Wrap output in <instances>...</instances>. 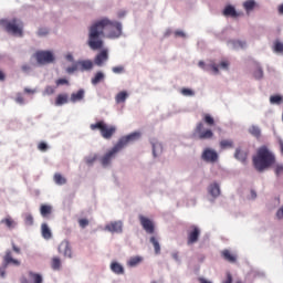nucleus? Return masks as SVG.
Instances as JSON below:
<instances>
[{
  "mask_svg": "<svg viewBox=\"0 0 283 283\" xmlns=\"http://www.w3.org/2000/svg\"><path fill=\"white\" fill-rule=\"evenodd\" d=\"M105 34L107 39H118L123 34V24L107 18L93 22L88 28L87 40L91 50H103Z\"/></svg>",
  "mask_w": 283,
  "mask_h": 283,
  "instance_id": "f257e3e1",
  "label": "nucleus"
},
{
  "mask_svg": "<svg viewBox=\"0 0 283 283\" xmlns=\"http://www.w3.org/2000/svg\"><path fill=\"white\" fill-rule=\"evenodd\" d=\"M253 165L256 171H266V169H271L275 165V155L269 150V147L261 146L253 157Z\"/></svg>",
  "mask_w": 283,
  "mask_h": 283,
  "instance_id": "f03ea898",
  "label": "nucleus"
},
{
  "mask_svg": "<svg viewBox=\"0 0 283 283\" xmlns=\"http://www.w3.org/2000/svg\"><path fill=\"white\" fill-rule=\"evenodd\" d=\"M138 138H140V133H132L129 135L122 137L117 142V144L101 158V164L103 165V167L109 166L112 159L115 158L118 151H120L124 147H127L129 143L138 140Z\"/></svg>",
  "mask_w": 283,
  "mask_h": 283,
  "instance_id": "7ed1b4c3",
  "label": "nucleus"
},
{
  "mask_svg": "<svg viewBox=\"0 0 283 283\" xmlns=\"http://www.w3.org/2000/svg\"><path fill=\"white\" fill-rule=\"evenodd\" d=\"M0 25L8 32V34H12L13 36H23V21L13 18L11 20L2 19L0 20Z\"/></svg>",
  "mask_w": 283,
  "mask_h": 283,
  "instance_id": "20e7f679",
  "label": "nucleus"
},
{
  "mask_svg": "<svg viewBox=\"0 0 283 283\" xmlns=\"http://www.w3.org/2000/svg\"><path fill=\"white\" fill-rule=\"evenodd\" d=\"M90 127L92 132H96V129H98L101 132V136L106 140H109V138L116 134V127L107 125L104 120L91 124Z\"/></svg>",
  "mask_w": 283,
  "mask_h": 283,
  "instance_id": "39448f33",
  "label": "nucleus"
},
{
  "mask_svg": "<svg viewBox=\"0 0 283 283\" xmlns=\"http://www.w3.org/2000/svg\"><path fill=\"white\" fill-rule=\"evenodd\" d=\"M192 138H196L197 140H209L213 138V130L209 128L205 129V124L199 122L193 129Z\"/></svg>",
  "mask_w": 283,
  "mask_h": 283,
  "instance_id": "423d86ee",
  "label": "nucleus"
},
{
  "mask_svg": "<svg viewBox=\"0 0 283 283\" xmlns=\"http://www.w3.org/2000/svg\"><path fill=\"white\" fill-rule=\"evenodd\" d=\"M39 65H48L54 63V54L51 51H38L34 54Z\"/></svg>",
  "mask_w": 283,
  "mask_h": 283,
  "instance_id": "0eeeda50",
  "label": "nucleus"
},
{
  "mask_svg": "<svg viewBox=\"0 0 283 283\" xmlns=\"http://www.w3.org/2000/svg\"><path fill=\"white\" fill-rule=\"evenodd\" d=\"M200 240V228L190 226L187 230V244H196Z\"/></svg>",
  "mask_w": 283,
  "mask_h": 283,
  "instance_id": "6e6552de",
  "label": "nucleus"
},
{
  "mask_svg": "<svg viewBox=\"0 0 283 283\" xmlns=\"http://www.w3.org/2000/svg\"><path fill=\"white\" fill-rule=\"evenodd\" d=\"M139 222L144 229V231H146V233H154L155 231V226H154V221H151V219L143 216V214H139Z\"/></svg>",
  "mask_w": 283,
  "mask_h": 283,
  "instance_id": "1a4fd4ad",
  "label": "nucleus"
},
{
  "mask_svg": "<svg viewBox=\"0 0 283 283\" xmlns=\"http://www.w3.org/2000/svg\"><path fill=\"white\" fill-rule=\"evenodd\" d=\"M201 158L205 163H218V153L211 148H206Z\"/></svg>",
  "mask_w": 283,
  "mask_h": 283,
  "instance_id": "9d476101",
  "label": "nucleus"
},
{
  "mask_svg": "<svg viewBox=\"0 0 283 283\" xmlns=\"http://www.w3.org/2000/svg\"><path fill=\"white\" fill-rule=\"evenodd\" d=\"M105 231L109 233H123V221H112L105 226Z\"/></svg>",
  "mask_w": 283,
  "mask_h": 283,
  "instance_id": "9b49d317",
  "label": "nucleus"
},
{
  "mask_svg": "<svg viewBox=\"0 0 283 283\" xmlns=\"http://www.w3.org/2000/svg\"><path fill=\"white\" fill-rule=\"evenodd\" d=\"M57 251L59 253H63L64 258H72V245H70V241L67 240L60 243Z\"/></svg>",
  "mask_w": 283,
  "mask_h": 283,
  "instance_id": "f8f14e48",
  "label": "nucleus"
},
{
  "mask_svg": "<svg viewBox=\"0 0 283 283\" xmlns=\"http://www.w3.org/2000/svg\"><path fill=\"white\" fill-rule=\"evenodd\" d=\"M3 264L4 266H8L9 264H12L13 266H21V261L12 258V251L7 250L3 256Z\"/></svg>",
  "mask_w": 283,
  "mask_h": 283,
  "instance_id": "ddd939ff",
  "label": "nucleus"
},
{
  "mask_svg": "<svg viewBox=\"0 0 283 283\" xmlns=\"http://www.w3.org/2000/svg\"><path fill=\"white\" fill-rule=\"evenodd\" d=\"M77 67L80 72H90L94 69V62L92 60H80L77 61Z\"/></svg>",
  "mask_w": 283,
  "mask_h": 283,
  "instance_id": "4468645a",
  "label": "nucleus"
},
{
  "mask_svg": "<svg viewBox=\"0 0 283 283\" xmlns=\"http://www.w3.org/2000/svg\"><path fill=\"white\" fill-rule=\"evenodd\" d=\"M223 17H231L232 19H238V17H240V13L235 11V7L229 4L223 10Z\"/></svg>",
  "mask_w": 283,
  "mask_h": 283,
  "instance_id": "2eb2a0df",
  "label": "nucleus"
},
{
  "mask_svg": "<svg viewBox=\"0 0 283 283\" xmlns=\"http://www.w3.org/2000/svg\"><path fill=\"white\" fill-rule=\"evenodd\" d=\"M109 59V55L107 54V50H103L101 53H98L95 57V64L101 66L105 61Z\"/></svg>",
  "mask_w": 283,
  "mask_h": 283,
  "instance_id": "dca6fc26",
  "label": "nucleus"
},
{
  "mask_svg": "<svg viewBox=\"0 0 283 283\" xmlns=\"http://www.w3.org/2000/svg\"><path fill=\"white\" fill-rule=\"evenodd\" d=\"M228 45H230L232 50H244L247 48V42H242L240 40H230Z\"/></svg>",
  "mask_w": 283,
  "mask_h": 283,
  "instance_id": "f3484780",
  "label": "nucleus"
},
{
  "mask_svg": "<svg viewBox=\"0 0 283 283\" xmlns=\"http://www.w3.org/2000/svg\"><path fill=\"white\" fill-rule=\"evenodd\" d=\"M111 271H113V273L116 275H123L125 273V268H123V265L118 262H112Z\"/></svg>",
  "mask_w": 283,
  "mask_h": 283,
  "instance_id": "a211bd4d",
  "label": "nucleus"
},
{
  "mask_svg": "<svg viewBox=\"0 0 283 283\" xmlns=\"http://www.w3.org/2000/svg\"><path fill=\"white\" fill-rule=\"evenodd\" d=\"M70 101V96L67 94H59L55 98L56 107H61V105L67 104Z\"/></svg>",
  "mask_w": 283,
  "mask_h": 283,
  "instance_id": "6ab92c4d",
  "label": "nucleus"
},
{
  "mask_svg": "<svg viewBox=\"0 0 283 283\" xmlns=\"http://www.w3.org/2000/svg\"><path fill=\"white\" fill-rule=\"evenodd\" d=\"M0 224H4L7 227V229L12 230L17 227V221H14V219H12V217L8 216L7 218H4L0 221Z\"/></svg>",
  "mask_w": 283,
  "mask_h": 283,
  "instance_id": "aec40b11",
  "label": "nucleus"
},
{
  "mask_svg": "<svg viewBox=\"0 0 283 283\" xmlns=\"http://www.w3.org/2000/svg\"><path fill=\"white\" fill-rule=\"evenodd\" d=\"M41 233H42V238H44V240L52 239V230H50V227H48V223H42Z\"/></svg>",
  "mask_w": 283,
  "mask_h": 283,
  "instance_id": "412c9836",
  "label": "nucleus"
},
{
  "mask_svg": "<svg viewBox=\"0 0 283 283\" xmlns=\"http://www.w3.org/2000/svg\"><path fill=\"white\" fill-rule=\"evenodd\" d=\"M85 98V91L84 90H78L76 93L71 94V102L72 103H77L78 101H83Z\"/></svg>",
  "mask_w": 283,
  "mask_h": 283,
  "instance_id": "4be33fe9",
  "label": "nucleus"
},
{
  "mask_svg": "<svg viewBox=\"0 0 283 283\" xmlns=\"http://www.w3.org/2000/svg\"><path fill=\"white\" fill-rule=\"evenodd\" d=\"M105 81V73L102 71L96 72L94 77H92L91 83L92 85H98V83H103Z\"/></svg>",
  "mask_w": 283,
  "mask_h": 283,
  "instance_id": "5701e85b",
  "label": "nucleus"
},
{
  "mask_svg": "<svg viewBox=\"0 0 283 283\" xmlns=\"http://www.w3.org/2000/svg\"><path fill=\"white\" fill-rule=\"evenodd\" d=\"M208 191L212 198H218L220 196V185L218 184H212L209 186Z\"/></svg>",
  "mask_w": 283,
  "mask_h": 283,
  "instance_id": "b1692460",
  "label": "nucleus"
},
{
  "mask_svg": "<svg viewBox=\"0 0 283 283\" xmlns=\"http://www.w3.org/2000/svg\"><path fill=\"white\" fill-rule=\"evenodd\" d=\"M40 213L42 218H48L49 216L52 214V206L42 205L40 208Z\"/></svg>",
  "mask_w": 283,
  "mask_h": 283,
  "instance_id": "393cba45",
  "label": "nucleus"
},
{
  "mask_svg": "<svg viewBox=\"0 0 283 283\" xmlns=\"http://www.w3.org/2000/svg\"><path fill=\"white\" fill-rule=\"evenodd\" d=\"M234 158L240 160L241 163H247V153L242 151V149L237 148L234 153Z\"/></svg>",
  "mask_w": 283,
  "mask_h": 283,
  "instance_id": "a878e982",
  "label": "nucleus"
},
{
  "mask_svg": "<svg viewBox=\"0 0 283 283\" xmlns=\"http://www.w3.org/2000/svg\"><path fill=\"white\" fill-rule=\"evenodd\" d=\"M272 50L273 52H275V54H283V42L280 40H275Z\"/></svg>",
  "mask_w": 283,
  "mask_h": 283,
  "instance_id": "bb28decb",
  "label": "nucleus"
},
{
  "mask_svg": "<svg viewBox=\"0 0 283 283\" xmlns=\"http://www.w3.org/2000/svg\"><path fill=\"white\" fill-rule=\"evenodd\" d=\"M61 266H62L61 259L59 256H54L51 260V269H53V271H61Z\"/></svg>",
  "mask_w": 283,
  "mask_h": 283,
  "instance_id": "cd10ccee",
  "label": "nucleus"
},
{
  "mask_svg": "<svg viewBox=\"0 0 283 283\" xmlns=\"http://www.w3.org/2000/svg\"><path fill=\"white\" fill-rule=\"evenodd\" d=\"M243 8L249 14V12H252V10L255 9V0H247L245 2H243Z\"/></svg>",
  "mask_w": 283,
  "mask_h": 283,
  "instance_id": "c85d7f7f",
  "label": "nucleus"
},
{
  "mask_svg": "<svg viewBox=\"0 0 283 283\" xmlns=\"http://www.w3.org/2000/svg\"><path fill=\"white\" fill-rule=\"evenodd\" d=\"M249 134H251V136H254V138H260L262 136V130L260 129V127L252 125L249 128Z\"/></svg>",
  "mask_w": 283,
  "mask_h": 283,
  "instance_id": "c756f323",
  "label": "nucleus"
},
{
  "mask_svg": "<svg viewBox=\"0 0 283 283\" xmlns=\"http://www.w3.org/2000/svg\"><path fill=\"white\" fill-rule=\"evenodd\" d=\"M153 145V156L156 158V156H158V154H163V144L156 142V143H151Z\"/></svg>",
  "mask_w": 283,
  "mask_h": 283,
  "instance_id": "7c9ffc66",
  "label": "nucleus"
},
{
  "mask_svg": "<svg viewBox=\"0 0 283 283\" xmlns=\"http://www.w3.org/2000/svg\"><path fill=\"white\" fill-rule=\"evenodd\" d=\"M29 277L33 283H43V276L39 273L29 272Z\"/></svg>",
  "mask_w": 283,
  "mask_h": 283,
  "instance_id": "2f4dec72",
  "label": "nucleus"
},
{
  "mask_svg": "<svg viewBox=\"0 0 283 283\" xmlns=\"http://www.w3.org/2000/svg\"><path fill=\"white\" fill-rule=\"evenodd\" d=\"M140 262H143V256H132L128 260L127 265L134 268V266H138Z\"/></svg>",
  "mask_w": 283,
  "mask_h": 283,
  "instance_id": "473e14b6",
  "label": "nucleus"
},
{
  "mask_svg": "<svg viewBox=\"0 0 283 283\" xmlns=\"http://www.w3.org/2000/svg\"><path fill=\"white\" fill-rule=\"evenodd\" d=\"M222 258L227 260V262H231V263L235 262L237 260L235 255L231 254V251L229 250L222 251Z\"/></svg>",
  "mask_w": 283,
  "mask_h": 283,
  "instance_id": "72a5a7b5",
  "label": "nucleus"
},
{
  "mask_svg": "<svg viewBox=\"0 0 283 283\" xmlns=\"http://www.w3.org/2000/svg\"><path fill=\"white\" fill-rule=\"evenodd\" d=\"M270 103H271V105H282V103H283L282 95L270 96Z\"/></svg>",
  "mask_w": 283,
  "mask_h": 283,
  "instance_id": "f704fd0d",
  "label": "nucleus"
},
{
  "mask_svg": "<svg viewBox=\"0 0 283 283\" xmlns=\"http://www.w3.org/2000/svg\"><path fill=\"white\" fill-rule=\"evenodd\" d=\"M127 92L122 91L116 95L115 101L116 103H125V101H127Z\"/></svg>",
  "mask_w": 283,
  "mask_h": 283,
  "instance_id": "c9c22d12",
  "label": "nucleus"
},
{
  "mask_svg": "<svg viewBox=\"0 0 283 283\" xmlns=\"http://www.w3.org/2000/svg\"><path fill=\"white\" fill-rule=\"evenodd\" d=\"M54 182L55 185H65L67 179H65V177H63L61 174L56 172L54 175Z\"/></svg>",
  "mask_w": 283,
  "mask_h": 283,
  "instance_id": "e433bc0d",
  "label": "nucleus"
},
{
  "mask_svg": "<svg viewBox=\"0 0 283 283\" xmlns=\"http://www.w3.org/2000/svg\"><path fill=\"white\" fill-rule=\"evenodd\" d=\"M203 122L209 127H213L216 125V119H213V117L211 115H209V114H205L203 115Z\"/></svg>",
  "mask_w": 283,
  "mask_h": 283,
  "instance_id": "4c0bfd02",
  "label": "nucleus"
},
{
  "mask_svg": "<svg viewBox=\"0 0 283 283\" xmlns=\"http://www.w3.org/2000/svg\"><path fill=\"white\" fill-rule=\"evenodd\" d=\"M150 242L153 243L156 255L160 254V243L158 242V239H156V237H151Z\"/></svg>",
  "mask_w": 283,
  "mask_h": 283,
  "instance_id": "58836bf2",
  "label": "nucleus"
},
{
  "mask_svg": "<svg viewBox=\"0 0 283 283\" xmlns=\"http://www.w3.org/2000/svg\"><path fill=\"white\" fill-rule=\"evenodd\" d=\"M220 147H221V149L231 148V147H233V140H231V139H222L220 142Z\"/></svg>",
  "mask_w": 283,
  "mask_h": 283,
  "instance_id": "ea45409f",
  "label": "nucleus"
},
{
  "mask_svg": "<svg viewBox=\"0 0 283 283\" xmlns=\"http://www.w3.org/2000/svg\"><path fill=\"white\" fill-rule=\"evenodd\" d=\"M56 92V88L54 86L48 85L43 91V96H52Z\"/></svg>",
  "mask_w": 283,
  "mask_h": 283,
  "instance_id": "a19ab883",
  "label": "nucleus"
},
{
  "mask_svg": "<svg viewBox=\"0 0 283 283\" xmlns=\"http://www.w3.org/2000/svg\"><path fill=\"white\" fill-rule=\"evenodd\" d=\"M96 160H98V155H91L85 157L86 165H93L96 163Z\"/></svg>",
  "mask_w": 283,
  "mask_h": 283,
  "instance_id": "79ce46f5",
  "label": "nucleus"
},
{
  "mask_svg": "<svg viewBox=\"0 0 283 283\" xmlns=\"http://www.w3.org/2000/svg\"><path fill=\"white\" fill-rule=\"evenodd\" d=\"M24 222L28 227H32L34 224V217L32 214H25Z\"/></svg>",
  "mask_w": 283,
  "mask_h": 283,
  "instance_id": "37998d69",
  "label": "nucleus"
},
{
  "mask_svg": "<svg viewBox=\"0 0 283 283\" xmlns=\"http://www.w3.org/2000/svg\"><path fill=\"white\" fill-rule=\"evenodd\" d=\"M78 70V64L75 62L72 66L66 67L67 74H74V72H77Z\"/></svg>",
  "mask_w": 283,
  "mask_h": 283,
  "instance_id": "c03bdc74",
  "label": "nucleus"
},
{
  "mask_svg": "<svg viewBox=\"0 0 283 283\" xmlns=\"http://www.w3.org/2000/svg\"><path fill=\"white\" fill-rule=\"evenodd\" d=\"M78 224H80L81 229H85V227H90V220L78 219Z\"/></svg>",
  "mask_w": 283,
  "mask_h": 283,
  "instance_id": "a18cd8bd",
  "label": "nucleus"
},
{
  "mask_svg": "<svg viewBox=\"0 0 283 283\" xmlns=\"http://www.w3.org/2000/svg\"><path fill=\"white\" fill-rule=\"evenodd\" d=\"M55 85L59 87L61 85H70V81H67L66 78H59L55 81Z\"/></svg>",
  "mask_w": 283,
  "mask_h": 283,
  "instance_id": "49530a36",
  "label": "nucleus"
},
{
  "mask_svg": "<svg viewBox=\"0 0 283 283\" xmlns=\"http://www.w3.org/2000/svg\"><path fill=\"white\" fill-rule=\"evenodd\" d=\"M264 76V71H262L260 67L256 69V71L254 72V78L260 80L263 78Z\"/></svg>",
  "mask_w": 283,
  "mask_h": 283,
  "instance_id": "de8ad7c7",
  "label": "nucleus"
},
{
  "mask_svg": "<svg viewBox=\"0 0 283 283\" xmlns=\"http://www.w3.org/2000/svg\"><path fill=\"white\" fill-rule=\"evenodd\" d=\"M181 94H182L184 96H193V95H195L193 91L190 90V88H182V90H181Z\"/></svg>",
  "mask_w": 283,
  "mask_h": 283,
  "instance_id": "09e8293b",
  "label": "nucleus"
},
{
  "mask_svg": "<svg viewBox=\"0 0 283 283\" xmlns=\"http://www.w3.org/2000/svg\"><path fill=\"white\" fill-rule=\"evenodd\" d=\"M21 70L24 72V74H30V72H32V66H30V64H23Z\"/></svg>",
  "mask_w": 283,
  "mask_h": 283,
  "instance_id": "8fccbe9b",
  "label": "nucleus"
},
{
  "mask_svg": "<svg viewBox=\"0 0 283 283\" xmlns=\"http://www.w3.org/2000/svg\"><path fill=\"white\" fill-rule=\"evenodd\" d=\"M15 102L19 103V105H23V103H25V99L21 93L17 94Z\"/></svg>",
  "mask_w": 283,
  "mask_h": 283,
  "instance_id": "3c124183",
  "label": "nucleus"
},
{
  "mask_svg": "<svg viewBox=\"0 0 283 283\" xmlns=\"http://www.w3.org/2000/svg\"><path fill=\"white\" fill-rule=\"evenodd\" d=\"M114 74H123V72H125V67L123 66H115L112 69Z\"/></svg>",
  "mask_w": 283,
  "mask_h": 283,
  "instance_id": "603ef678",
  "label": "nucleus"
},
{
  "mask_svg": "<svg viewBox=\"0 0 283 283\" xmlns=\"http://www.w3.org/2000/svg\"><path fill=\"white\" fill-rule=\"evenodd\" d=\"M38 149L40 151H48V144H45L44 142H41L39 145H38Z\"/></svg>",
  "mask_w": 283,
  "mask_h": 283,
  "instance_id": "864d4df0",
  "label": "nucleus"
},
{
  "mask_svg": "<svg viewBox=\"0 0 283 283\" xmlns=\"http://www.w3.org/2000/svg\"><path fill=\"white\" fill-rule=\"evenodd\" d=\"M282 174H283V166L282 165H276L275 175L276 176H282Z\"/></svg>",
  "mask_w": 283,
  "mask_h": 283,
  "instance_id": "5fc2aeb1",
  "label": "nucleus"
},
{
  "mask_svg": "<svg viewBox=\"0 0 283 283\" xmlns=\"http://www.w3.org/2000/svg\"><path fill=\"white\" fill-rule=\"evenodd\" d=\"M222 283H233V276L231 273H227V279Z\"/></svg>",
  "mask_w": 283,
  "mask_h": 283,
  "instance_id": "6e6d98bb",
  "label": "nucleus"
},
{
  "mask_svg": "<svg viewBox=\"0 0 283 283\" xmlns=\"http://www.w3.org/2000/svg\"><path fill=\"white\" fill-rule=\"evenodd\" d=\"M48 29H39V31H38V34H39V36H45V34H48Z\"/></svg>",
  "mask_w": 283,
  "mask_h": 283,
  "instance_id": "4d7b16f0",
  "label": "nucleus"
},
{
  "mask_svg": "<svg viewBox=\"0 0 283 283\" xmlns=\"http://www.w3.org/2000/svg\"><path fill=\"white\" fill-rule=\"evenodd\" d=\"M175 36H181V39H185L187 35L185 34V31L178 30L175 32Z\"/></svg>",
  "mask_w": 283,
  "mask_h": 283,
  "instance_id": "13d9d810",
  "label": "nucleus"
},
{
  "mask_svg": "<svg viewBox=\"0 0 283 283\" xmlns=\"http://www.w3.org/2000/svg\"><path fill=\"white\" fill-rule=\"evenodd\" d=\"M220 67H222V70H229V62L228 61H222L220 63Z\"/></svg>",
  "mask_w": 283,
  "mask_h": 283,
  "instance_id": "bf43d9fd",
  "label": "nucleus"
},
{
  "mask_svg": "<svg viewBox=\"0 0 283 283\" xmlns=\"http://www.w3.org/2000/svg\"><path fill=\"white\" fill-rule=\"evenodd\" d=\"M210 67H211L212 72H214L216 74H218L220 72V70L218 69V65L214 63L211 64Z\"/></svg>",
  "mask_w": 283,
  "mask_h": 283,
  "instance_id": "052dcab7",
  "label": "nucleus"
},
{
  "mask_svg": "<svg viewBox=\"0 0 283 283\" xmlns=\"http://www.w3.org/2000/svg\"><path fill=\"white\" fill-rule=\"evenodd\" d=\"M12 249L14 253H21V248L17 247V244L12 243Z\"/></svg>",
  "mask_w": 283,
  "mask_h": 283,
  "instance_id": "680f3d73",
  "label": "nucleus"
},
{
  "mask_svg": "<svg viewBox=\"0 0 283 283\" xmlns=\"http://www.w3.org/2000/svg\"><path fill=\"white\" fill-rule=\"evenodd\" d=\"M25 94H36V90H32V88H24Z\"/></svg>",
  "mask_w": 283,
  "mask_h": 283,
  "instance_id": "e2e57ef3",
  "label": "nucleus"
},
{
  "mask_svg": "<svg viewBox=\"0 0 283 283\" xmlns=\"http://www.w3.org/2000/svg\"><path fill=\"white\" fill-rule=\"evenodd\" d=\"M172 258H174V260H176L177 262L180 261V255L178 254V252H174V253H172Z\"/></svg>",
  "mask_w": 283,
  "mask_h": 283,
  "instance_id": "0e129e2a",
  "label": "nucleus"
},
{
  "mask_svg": "<svg viewBox=\"0 0 283 283\" xmlns=\"http://www.w3.org/2000/svg\"><path fill=\"white\" fill-rule=\"evenodd\" d=\"M0 277H6V268H0Z\"/></svg>",
  "mask_w": 283,
  "mask_h": 283,
  "instance_id": "69168bd1",
  "label": "nucleus"
},
{
  "mask_svg": "<svg viewBox=\"0 0 283 283\" xmlns=\"http://www.w3.org/2000/svg\"><path fill=\"white\" fill-rule=\"evenodd\" d=\"M279 146H280V151L283 155V140L282 139L279 140Z\"/></svg>",
  "mask_w": 283,
  "mask_h": 283,
  "instance_id": "338daca9",
  "label": "nucleus"
},
{
  "mask_svg": "<svg viewBox=\"0 0 283 283\" xmlns=\"http://www.w3.org/2000/svg\"><path fill=\"white\" fill-rule=\"evenodd\" d=\"M277 10H279V14H283V4H280Z\"/></svg>",
  "mask_w": 283,
  "mask_h": 283,
  "instance_id": "774afa93",
  "label": "nucleus"
}]
</instances>
